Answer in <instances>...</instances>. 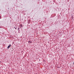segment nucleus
I'll return each instance as SVG.
<instances>
[{
	"label": "nucleus",
	"mask_w": 74,
	"mask_h": 74,
	"mask_svg": "<svg viewBox=\"0 0 74 74\" xmlns=\"http://www.w3.org/2000/svg\"><path fill=\"white\" fill-rule=\"evenodd\" d=\"M0 18H1V16H0Z\"/></svg>",
	"instance_id": "6"
},
{
	"label": "nucleus",
	"mask_w": 74,
	"mask_h": 74,
	"mask_svg": "<svg viewBox=\"0 0 74 74\" xmlns=\"http://www.w3.org/2000/svg\"><path fill=\"white\" fill-rule=\"evenodd\" d=\"M28 43H29V44H31V43H32V42L28 41Z\"/></svg>",
	"instance_id": "3"
},
{
	"label": "nucleus",
	"mask_w": 74,
	"mask_h": 74,
	"mask_svg": "<svg viewBox=\"0 0 74 74\" xmlns=\"http://www.w3.org/2000/svg\"><path fill=\"white\" fill-rule=\"evenodd\" d=\"M14 28H15V29H16V27H14Z\"/></svg>",
	"instance_id": "5"
},
{
	"label": "nucleus",
	"mask_w": 74,
	"mask_h": 74,
	"mask_svg": "<svg viewBox=\"0 0 74 74\" xmlns=\"http://www.w3.org/2000/svg\"><path fill=\"white\" fill-rule=\"evenodd\" d=\"M20 28H21V27H23V25H22V24H21L20 25Z\"/></svg>",
	"instance_id": "1"
},
{
	"label": "nucleus",
	"mask_w": 74,
	"mask_h": 74,
	"mask_svg": "<svg viewBox=\"0 0 74 74\" xmlns=\"http://www.w3.org/2000/svg\"><path fill=\"white\" fill-rule=\"evenodd\" d=\"M11 45H10L9 46H8V48H10V47H11Z\"/></svg>",
	"instance_id": "2"
},
{
	"label": "nucleus",
	"mask_w": 74,
	"mask_h": 74,
	"mask_svg": "<svg viewBox=\"0 0 74 74\" xmlns=\"http://www.w3.org/2000/svg\"><path fill=\"white\" fill-rule=\"evenodd\" d=\"M73 18L72 17V19H73Z\"/></svg>",
	"instance_id": "7"
},
{
	"label": "nucleus",
	"mask_w": 74,
	"mask_h": 74,
	"mask_svg": "<svg viewBox=\"0 0 74 74\" xmlns=\"http://www.w3.org/2000/svg\"><path fill=\"white\" fill-rule=\"evenodd\" d=\"M20 28H20V27H18V30H19V29H20Z\"/></svg>",
	"instance_id": "4"
}]
</instances>
